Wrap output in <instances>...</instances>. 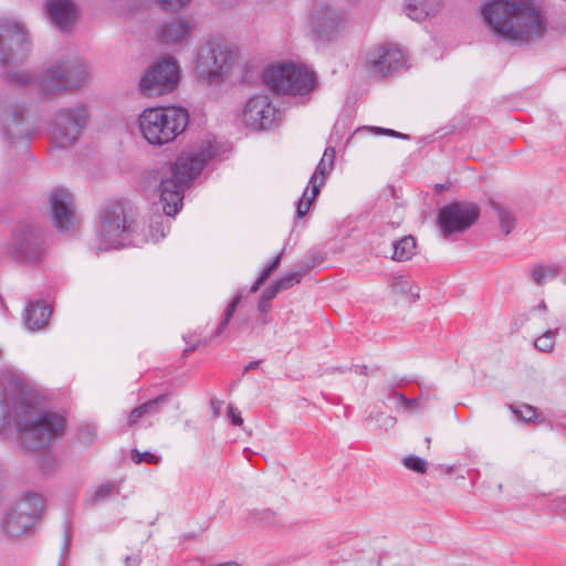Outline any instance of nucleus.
Instances as JSON below:
<instances>
[{"label": "nucleus", "instance_id": "obj_1", "mask_svg": "<svg viewBox=\"0 0 566 566\" xmlns=\"http://www.w3.org/2000/svg\"><path fill=\"white\" fill-rule=\"evenodd\" d=\"M39 399L11 371L0 373V432L17 422L21 443L28 450L48 448L63 433L65 419L52 411L38 412Z\"/></svg>", "mask_w": 566, "mask_h": 566}, {"label": "nucleus", "instance_id": "obj_2", "mask_svg": "<svg viewBox=\"0 0 566 566\" xmlns=\"http://www.w3.org/2000/svg\"><path fill=\"white\" fill-rule=\"evenodd\" d=\"M228 143L208 138L197 146L182 151L174 164H164L156 172L159 181L160 202L164 214L150 218L148 232L154 242L165 238L170 229L169 217L176 216L182 207L185 190L201 172L207 163L230 151Z\"/></svg>", "mask_w": 566, "mask_h": 566}, {"label": "nucleus", "instance_id": "obj_3", "mask_svg": "<svg viewBox=\"0 0 566 566\" xmlns=\"http://www.w3.org/2000/svg\"><path fill=\"white\" fill-rule=\"evenodd\" d=\"M40 116L46 119L49 134L57 147L72 146L87 120V108H0L1 133L12 143L31 137L41 127Z\"/></svg>", "mask_w": 566, "mask_h": 566}, {"label": "nucleus", "instance_id": "obj_4", "mask_svg": "<svg viewBox=\"0 0 566 566\" xmlns=\"http://www.w3.org/2000/svg\"><path fill=\"white\" fill-rule=\"evenodd\" d=\"M482 13L492 31L504 40L528 42L546 31L545 17L534 0H491Z\"/></svg>", "mask_w": 566, "mask_h": 566}, {"label": "nucleus", "instance_id": "obj_5", "mask_svg": "<svg viewBox=\"0 0 566 566\" xmlns=\"http://www.w3.org/2000/svg\"><path fill=\"white\" fill-rule=\"evenodd\" d=\"M91 75L90 65L75 53H63L36 76L35 84L43 102H50L69 91L83 87Z\"/></svg>", "mask_w": 566, "mask_h": 566}, {"label": "nucleus", "instance_id": "obj_6", "mask_svg": "<svg viewBox=\"0 0 566 566\" xmlns=\"http://www.w3.org/2000/svg\"><path fill=\"white\" fill-rule=\"evenodd\" d=\"M262 80L271 92L281 96L303 97L311 94L317 85L314 71L294 62L266 65L262 71Z\"/></svg>", "mask_w": 566, "mask_h": 566}, {"label": "nucleus", "instance_id": "obj_7", "mask_svg": "<svg viewBox=\"0 0 566 566\" xmlns=\"http://www.w3.org/2000/svg\"><path fill=\"white\" fill-rule=\"evenodd\" d=\"M188 108H144L139 115V128L151 145L174 140L187 127Z\"/></svg>", "mask_w": 566, "mask_h": 566}, {"label": "nucleus", "instance_id": "obj_8", "mask_svg": "<svg viewBox=\"0 0 566 566\" xmlns=\"http://www.w3.org/2000/svg\"><path fill=\"white\" fill-rule=\"evenodd\" d=\"M235 51L226 41L210 39L199 49L195 71L209 82L223 77L233 66Z\"/></svg>", "mask_w": 566, "mask_h": 566}, {"label": "nucleus", "instance_id": "obj_9", "mask_svg": "<svg viewBox=\"0 0 566 566\" xmlns=\"http://www.w3.org/2000/svg\"><path fill=\"white\" fill-rule=\"evenodd\" d=\"M180 80L177 60L167 56L149 66L138 82V92L146 97L169 94L175 91Z\"/></svg>", "mask_w": 566, "mask_h": 566}, {"label": "nucleus", "instance_id": "obj_10", "mask_svg": "<svg viewBox=\"0 0 566 566\" xmlns=\"http://www.w3.org/2000/svg\"><path fill=\"white\" fill-rule=\"evenodd\" d=\"M43 507L40 494L27 492L0 520L2 531L8 536H21L34 525Z\"/></svg>", "mask_w": 566, "mask_h": 566}, {"label": "nucleus", "instance_id": "obj_11", "mask_svg": "<svg viewBox=\"0 0 566 566\" xmlns=\"http://www.w3.org/2000/svg\"><path fill=\"white\" fill-rule=\"evenodd\" d=\"M129 226L124 206L119 202L106 203L101 211L98 229L99 250L118 249L126 244Z\"/></svg>", "mask_w": 566, "mask_h": 566}, {"label": "nucleus", "instance_id": "obj_12", "mask_svg": "<svg viewBox=\"0 0 566 566\" xmlns=\"http://www.w3.org/2000/svg\"><path fill=\"white\" fill-rule=\"evenodd\" d=\"M480 218L475 202L453 201L439 209L437 224L444 239L470 229Z\"/></svg>", "mask_w": 566, "mask_h": 566}, {"label": "nucleus", "instance_id": "obj_13", "mask_svg": "<svg viewBox=\"0 0 566 566\" xmlns=\"http://www.w3.org/2000/svg\"><path fill=\"white\" fill-rule=\"evenodd\" d=\"M29 49L25 25L11 17H0V61H21Z\"/></svg>", "mask_w": 566, "mask_h": 566}, {"label": "nucleus", "instance_id": "obj_14", "mask_svg": "<svg viewBox=\"0 0 566 566\" xmlns=\"http://www.w3.org/2000/svg\"><path fill=\"white\" fill-rule=\"evenodd\" d=\"M42 234L31 224H20L13 232L11 253L24 263H38L44 254Z\"/></svg>", "mask_w": 566, "mask_h": 566}, {"label": "nucleus", "instance_id": "obj_15", "mask_svg": "<svg viewBox=\"0 0 566 566\" xmlns=\"http://www.w3.org/2000/svg\"><path fill=\"white\" fill-rule=\"evenodd\" d=\"M406 64L402 51L392 45L378 46L366 56V65L370 75L385 77Z\"/></svg>", "mask_w": 566, "mask_h": 566}, {"label": "nucleus", "instance_id": "obj_16", "mask_svg": "<svg viewBox=\"0 0 566 566\" xmlns=\"http://www.w3.org/2000/svg\"><path fill=\"white\" fill-rule=\"evenodd\" d=\"M51 218L60 231H69L75 221L72 193L64 188H54L49 195Z\"/></svg>", "mask_w": 566, "mask_h": 566}, {"label": "nucleus", "instance_id": "obj_17", "mask_svg": "<svg viewBox=\"0 0 566 566\" xmlns=\"http://www.w3.org/2000/svg\"><path fill=\"white\" fill-rule=\"evenodd\" d=\"M343 18L332 7L327 4H318L312 11L311 24L313 31L321 39L331 40L338 34L343 28Z\"/></svg>", "mask_w": 566, "mask_h": 566}, {"label": "nucleus", "instance_id": "obj_18", "mask_svg": "<svg viewBox=\"0 0 566 566\" xmlns=\"http://www.w3.org/2000/svg\"><path fill=\"white\" fill-rule=\"evenodd\" d=\"M44 11L49 21L62 32H70L78 17V9L73 0H45Z\"/></svg>", "mask_w": 566, "mask_h": 566}, {"label": "nucleus", "instance_id": "obj_19", "mask_svg": "<svg viewBox=\"0 0 566 566\" xmlns=\"http://www.w3.org/2000/svg\"><path fill=\"white\" fill-rule=\"evenodd\" d=\"M280 108H242V123L252 130H265L277 126Z\"/></svg>", "mask_w": 566, "mask_h": 566}, {"label": "nucleus", "instance_id": "obj_20", "mask_svg": "<svg viewBox=\"0 0 566 566\" xmlns=\"http://www.w3.org/2000/svg\"><path fill=\"white\" fill-rule=\"evenodd\" d=\"M195 23L188 18H177L159 27L158 36L166 44H180L190 39Z\"/></svg>", "mask_w": 566, "mask_h": 566}, {"label": "nucleus", "instance_id": "obj_21", "mask_svg": "<svg viewBox=\"0 0 566 566\" xmlns=\"http://www.w3.org/2000/svg\"><path fill=\"white\" fill-rule=\"evenodd\" d=\"M442 9L441 0H407L406 14L415 21L436 17Z\"/></svg>", "mask_w": 566, "mask_h": 566}, {"label": "nucleus", "instance_id": "obj_22", "mask_svg": "<svg viewBox=\"0 0 566 566\" xmlns=\"http://www.w3.org/2000/svg\"><path fill=\"white\" fill-rule=\"evenodd\" d=\"M52 314L51 308L41 302H31L27 305L23 318L30 331H39L48 323Z\"/></svg>", "mask_w": 566, "mask_h": 566}, {"label": "nucleus", "instance_id": "obj_23", "mask_svg": "<svg viewBox=\"0 0 566 566\" xmlns=\"http://www.w3.org/2000/svg\"><path fill=\"white\" fill-rule=\"evenodd\" d=\"M416 240L412 235H405L392 242L391 259L397 262H405L412 258L416 251Z\"/></svg>", "mask_w": 566, "mask_h": 566}, {"label": "nucleus", "instance_id": "obj_24", "mask_svg": "<svg viewBox=\"0 0 566 566\" xmlns=\"http://www.w3.org/2000/svg\"><path fill=\"white\" fill-rule=\"evenodd\" d=\"M489 205L497 216L503 234L509 235L515 228L516 220L514 214L506 207L493 198L489 199Z\"/></svg>", "mask_w": 566, "mask_h": 566}, {"label": "nucleus", "instance_id": "obj_25", "mask_svg": "<svg viewBox=\"0 0 566 566\" xmlns=\"http://www.w3.org/2000/svg\"><path fill=\"white\" fill-rule=\"evenodd\" d=\"M308 186H311V196L308 197L306 188L302 198L296 203V214L298 218L304 217L308 212L312 202L319 193L323 181L316 182V175H312L308 180Z\"/></svg>", "mask_w": 566, "mask_h": 566}, {"label": "nucleus", "instance_id": "obj_26", "mask_svg": "<svg viewBox=\"0 0 566 566\" xmlns=\"http://www.w3.org/2000/svg\"><path fill=\"white\" fill-rule=\"evenodd\" d=\"M560 269L555 264H535L532 269L533 281L542 286L559 275Z\"/></svg>", "mask_w": 566, "mask_h": 566}, {"label": "nucleus", "instance_id": "obj_27", "mask_svg": "<svg viewBox=\"0 0 566 566\" xmlns=\"http://www.w3.org/2000/svg\"><path fill=\"white\" fill-rule=\"evenodd\" d=\"M298 266H300V271L289 272L275 281L280 291L289 290L292 286H294L295 284H298L302 279V272L306 273L312 269V265L305 264L303 262H301L298 264Z\"/></svg>", "mask_w": 566, "mask_h": 566}, {"label": "nucleus", "instance_id": "obj_28", "mask_svg": "<svg viewBox=\"0 0 566 566\" xmlns=\"http://www.w3.org/2000/svg\"><path fill=\"white\" fill-rule=\"evenodd\" d=\"M250 523H258L263 525H275L277 523L276 512L270 509L251 510L247 517Z\"/></svg>", "mask_w": 566, "mask_h": 566}, {"label": "nucleus", "instance_id": "obj_29", "mask_svg": "<svg viewBox=\"0 0 566 566\" xmlns=\"http://www.w3.org/2000/svg\"><path fill=\"white\" fill-rule=\"evenodd\" d=\"M119 493V485L116 482H105L97 486L94 491L90 501L93 505H96L105 500H107L113 494Z\"/></svg>", "mask_w": 566, "mask_h": 566}, {"label": "nucleus", "instance_id": "obj_30", "mask_svg": "<svg viewBox=\"0 0 566 566\" xmlns=\"http://www.w3.org/2000/svg\"><path fill=\"white\" fill-rule=\"evenodd\" d=\"M391 289L392 292L396 294H411L415 301L419 300L420 297V290L418 287L415 289L411 285V283L408 280H406L402 275L394 277Z\"/></svg>", "mask_w": 566, "mask_h": 566}, {"label": "nucleus", "instance_id": "obj_31", "mask_svg": "<svg viewBox=\"0 0 566 566\" xmlns=\"http://www.w3.org/2000/svg\"><path fill=\"white\" fill-rule=\"evenodd\" d=\"M394 396L397 400L396 406L398 409H403L408 412H413L422 408L419 399L407 398L405 395L397 391L394 392Z\"/></svg>", "mask_w": 566, "mask_h": 566}, {"label": "nucleus", "instance_id": "obj_32", "mask_svg": "<svg viewBox=\"0 0 566 566\" xmlns=\"http://www.w3.org/2000/svg\"><path fill=\"white\" fill-rule=\"evenodd\" d=\"M240 302H241V295H237L230 302V304L227 306V308L224 311L223 319L219 323V325L216 329L217 336L220 335L224 331V328L228 326V324H229L230 319L232 318L233 314L235 313L237 307L240 304Z\"/></svg>", "mask_w": 566, "mask_h": 566}, {"label": "nucleus", "instance_id": "obj_33", "mask_svg": "<svg viewBox=\"0 0 566 566\" xmlns=\"http://www.w3.org/2000/svg\"><path fill=\"white\" fill-rule=\"evenodd\" d=\"M366 421H375L378 426L386 431L392 429L396 426L397 419L392 416L385 415L384 412L369 413L366 417Z\"/></svg>", "mask_w": 566, "mask_h": 566}, {"label": "nucleus", "instance_id": "obj_34", "mask_svg": "<svg viewBox=\"0 0 566 566\" xmlns=\"http://www.w3.org/2000/svg\"><path fill=\"white\" fill-rule=\"evenodd\" d=\"M402 463L408 470L415 471L417 473H426L428 469V463L426 460L413 454L405 457Z\"/></svg>", "mask_w": 566, "mask_h": 566}, {"label": "nucleus", "instance_id": "obj_35", "mask_svg": "<svg viewBox=\"0 0 566 566\" xmlns=\"http://www.w3.org/2000/svg\"><path fill=\"white\" fill-rule=\"evenodd\" d=\"M168 402V395H160L153 400L143 403L146 407L145 412L147 415H155L160 411V408Z\"/></svg>", "mask_w": 566, "mask_h": 566}, {"label": "nucleus", "instance_id": "obj_36", "mask_svg": "<svg viewBox=\"0 0 566 566\" xmlns=\"http://www.w3.org/2000/svg\"><path fill=\"white\" fill-rule=\"evenodd\" d=\"M95 439V429L90 426L80 428L77 432V441L84 446H90Z\"/></svg>", "mask_w": 566, "mask_h": 566}, {"label": "nucleus", "instance_id": "obj_37", "mask_svg": "<svg viewBox=\"0 0 566 566\" xmlns=\"http://www.w3.org/2000/svg\"><path fill=\"white\" fill-rule=\"evenodd\" d=\"M553 332L547 331L545 332L541 337H538L535 340V347L542 352H549L552 350L554 343H553Z\"/></svg>", "mask_w": 566, "mask_h": 566}, {"label": "nucleus", "instance_id": "obj_38", "mask_svg": "<svg viewBox=\"0 0 566 566\" xmlns=\"http://www.w3.org/2000/svg\"><path fill=\"white\" fill-rule=\"evenodd\" d=\"M132 460L137 464H139L143 461H145L147 463H157L158 457H156L155 454H153L149 451L139 452L137 450H133L132 451Z\"/></svg>", "mask_w": 566, "mask_h": 566}, {"label": "nucleus", "instance_id": "obj_39", "mask_svg": "<svg viewBox=\"0 0 566 566\" xmlns=\"http://www.w3.org/2000/svg\"><path fill=\"white\" fill-rule=\"evenodd\" d=\"M190 0H157L159 6L167 11H178Z\"/></svg>", "mask_w": 566, "mask_h": 566}, {"label": "nucleus", "instance_id": "obj_40", "mask_svg": "<svg viewBox=\"0 0 566 566\" xmlns=\"http://www.w3.org/2000/svg\"><path fill=\"white\" fill-rule=\"evenodd\" d=\"M515 415H518L520 419L527 422L536 416V411L532 406L524 405L520 409H513Z\"/></svg>", "mask_w": 566, "mask_h": 566}, {"label": "nucleus", "instance_id": "obj_41", "mask_svg": "<svg viewBox=\"0 0 566 566\" xmlns=\"http://www.w3.org/2000/svg\"><path fill=\"white\" fill-rule=\"evenodd\" d=\"M333 169L334 167L329 163H325V160H319L313 175H319L321 181H323L324 184L325 179L329 176Z\"/></svg>", "mask_w": 566, "mask_h": 566}, {"label": "nucleus", "instance_id": "obj_42", "mask_svg": "<svg viewBox=\"0 0 566 566\" xmlns=\"http://www.w3.org/2000/svg\"><path fill=\"white\" fill-rule=\"evenodd\" d=\"M282 255H283V251L281 253H279L272 261L271 263L262 271V273L260 274L261 275V281H265L270 275L271 273L277 269V266L280 265L281 263V260H282Z\"/></svg>", "mask_w": 566, "mask_h": 566}, {"label": "nucleus", "instance_id": "obj_43", "mask_svg": "<svg viewBox=\"0 0 566 566\" xmlns=\"http://www.w3.org/2000/svg\"><path fill=\"white\" fill-rule=\"evenodd\" d=\"M228 416L231 419L233 426H241L243 423L241 412L233 405L228 406Z\"/></svg>", "mask_w": 566, "mask_h": 566}, {"label": "nucleus", "instance_id": "obj_44", "mask_svg": "<svg viewBox=\"0 0 566 566\" xmlns=\"http://www.w3.org/2000/svg\"><path fill=\"white\" fill-rule=\"evenodd\" d=\"M145 409H146V407H144L143 405L134 408L130 411L128 423L132 426V424L136 423L138 421V419H140L142 417L147 416V413L145 412Z\"/></svg>", "mask_w": 566, "mask_h": 566}, {"label": "nucleus", "instance_id": "obj_45", "mask_svg": "<svg viewBox=\"0 0 566 566\" xmlns=\"http://www.w3.org/2000/svg\"><path fill=\"white\" fill-rule=\"evenodd\" d=\"M271 99L268 95H259L254 96L249 101V104L247 106H271Z\"/></svg>", "mask_w": 566, "mask_h": 566}, {"label": "nucleus", "instance_id": "obj_46", "mask_svg": "<svg viewBox=\"0 0 566 566\" xmlns=\"http://www.w3.org/2000/svg\"><path fill=\"white\" fill-rule=\"evenodd\" d=\"M280 292L279 286L276 283H272L270 286H268L261 294V298L271 302L276 294Z\"/></svg>", "mask_w": 566, "mask_h": 566}, {"label": "nucleus", "instance_id": "obj_47", "mask_svg": "<svg viewBox=\"0 0 566 566\" xmlns=\"http://www.w3.org/2000/svg\"><path fill=\"white\" fill-rule=\"evenodd\" d=\"M335 148L332 146H328L325 148L323 157L321 160H325V163H329L333 167L335 166Z\"/></svg>", "mask_w": 566, "mask_h": 566}, {"label": "nucleus", "instance_id": "obj_48", "mask_svg": "<svg viewBox=\"0 0 566 566\" xmlns=\"http://www.w3.org/2000/svg\"><path fill=\"white\" fill-rule=\"evenodd\" d=\"M258 310L260 314H269L271 311V302L260 297V301L258 303Z\"/></svg>", "mask_w": 566, "mask_h": 566}, {"label": "nucleus", "instance_id": "obj_49", "mask_svg": "<svg viewBox=\"0 0 566 566\" xmlns=\"http://www.w3.org/2000/svg\"><path fill=\"white\" fill-rule=\"evenodd\" d=\"M221 405H222V401L218 400V399H211L210 400V406H211V409H212V413H213V417H219L220 416V410H221Z\"/></svg>", "mask_w": 566, "mask_h": 566}, {"label": "nucleus", "instance_id": "obj_50", "mask_svg": "<svg viewBox=\"0 0 566 566\" xmlns=\"http://www.w3.org/2000/svg\"><path fill=\"white\" fill-rule=\"evenodd\" d=\"M11 80L19 83H27L29 81V75L25 73H17L11 75Z\"/></svg>", "mask_w": 566, "mask_h": 566}, {"label": "nucleus", "instance_id": "obj_51", "mask_svg": "<svg viewBox=\"0 0 566 566\" xmlns=\"http://www.w3.org/2000/svg\"><path fill=\"white\" fill-rule=\"evenodd\" d=\"M370 129L376 130L379 134L390 136V137H395V133H396V130L389 129V128L371 127Z\"/></svg>", "mask_w": 566, "mask_h": 566}, {"label": "nucleus", "instance_id": "obj_52", "mask_svg": "<svg viewBox=\"0 0 566 566\" xmlns=\"http://www.w3.org/2000/svg\"><path fill=\"white\" fill-rule=\"evenodd\" d=\"M70 543H71V534H70V531L67 530V527L65 526L63 552H66L69 549Z\"/></svg>", "mask_w": 566, "mask_h": 566}, {"label": "nucleus", "instance_id": "obj_53", "mask_svg": "<svg viewBox=\"0 0 566 566\" xmlns=\"http://www.w3.org/2000/svg\"><path fill=\"white\" fill-rule=\"evenodd\" d=\"M451 187V182L448 181V182H444V184H436L434 185V190L437 193H440L442 191H446V190H449Z\"/></svg>", "mask_w": 566, "mask_h": 566}, {"label": "nucleus", "instance_id": "obj_54", "mask_svg": "<svg viewBox=\"0 0 566 566\" xmlns=\"http://www.w3.org/2000/svg\"><path fill=\"white\" fill-rule=\"evenodd\" d=\"M139 562H140V559L137 555L136 556H127L125 559L126 566H138Z\"/></svg>", "mask_w": 566, "mask_h": 566}, {"label": "nucleus", "instance_id": "obj_55", "mask_svg": "<svg viewBox=\"0 0 566 566\" xmlns=\"http://www.w3.org/2000/svg\"><path fill=\"white\" fill-rule=\"evenodd\" d=\"M271 322V316L269 314H261V316L258 319V324L260 326H265Z\"/></svg>", "mask_w": 566, "mask_h": 566}, {"label": "nucleus", "instance_id": "obj_56", "mask_svg": "<svg viewBox=\"0 0 566 566\" xmlns=\"http://www.w3.org/2000/svg\"><path fill=\"white\" fill-rule=\"evenodd\" d=\"M262 360H253V361H250L245 367H244V373H248L249 370L251 369H255L259 367V365L261 364Z\"/></svg>", "mask_w": 566, "mask_h": 566}, {"label": "nucleus", "instance_id": "obj_57", "mask_svg": "<svg viewBox=\"0 0 566 566\" xmlns=\"http://www.w3.org/2000/svg\"><path fill=\"white\" fill-rule=\"evenodd\" d=\"M264 282L265 281H261V275H260L258 277V280L254 282V284L251 286L250 292L255 293Z\"/></svg>", "mask_w": 566, "mask_h": 566}, {"label": "nucleus", "instance_id": "obj_58", "mask_svg": "<svg viewBox=\"0 0 566 566\" xmlns=\"http://www.w3.org/2000/svg\"><path fill=\"white\" fill-rule=\"evenodd\" d=\"M197 347H198L197 343H195L191 346L187 347L186 349H184V356H187L189 353L193 352Z\"/></svg>", "mask_w": 566, "mask_h": 566}, {"label": "nucleus", "instance_id": "obj_59", "mask_svg": "<svg viewBox=\"0 0 566 566\" xmlns=\"http://www.w3.org/2000/svg\"><path fill=\"white\" fill-rule=\"evenodd\" d=\"M395 137H396V138H400V139H409V138H410V136H409V135L403 134V133H400V132H396V133H395Z\"/></svg>", "mask_w": 566, "mask_h": 566}, {"label": "nucleus", "instance_id": "obj_60", "mask_svg": "<svg viewBox=\"0 0 566 566\" xmlns=\"http://www.w3.org/2000/svg\"><path fill=\"white\" fill-rule=\"evenodd\" d=\"M426 443H427V448L429 449L430 448V443H431V438L430 437H427L424 439Z\"/></svg>", "mask_w": 566, "mask_h": 566}, {"label": "nucleus", "instance_id": "obj_61", "mask_svg": "<svg viewBox=\"0 0 566 566\" xmlns=\"http://www.w3.org/2000/svg\"><path fill=\"white\" fill-rule=\"evenodd\" d=\"M366 370H367V367H366V366H363L361 373H363V374H366Z\"/></svg>", "mask_w": 566, "mask_h": 566}]
</instances>
